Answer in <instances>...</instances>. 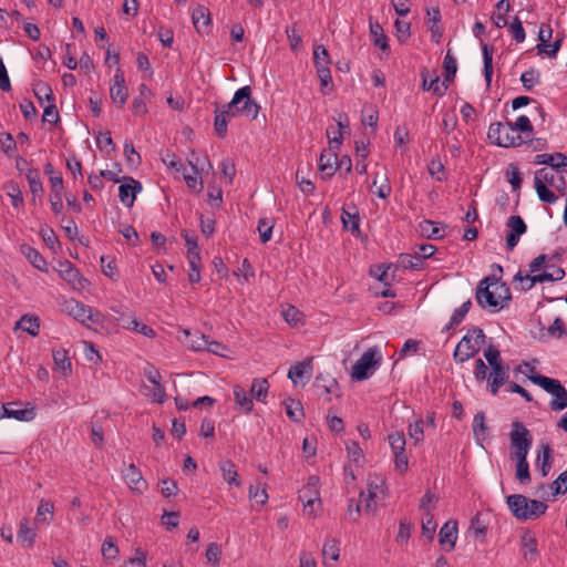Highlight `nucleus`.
Listing matches in <instances>:
<instances>
[{
	"label": "nucleus",
	"instance_id": "obj_1",
	"mask_svg": "<svg viewBox=\"0 0 567 567\" xmlns=\"http://www.w3.org/2000/svg\"><path fill=\"white\" fill-rule=\"evenodd\" d=\"M476 301L483 309L497 312L512 299L509 287L494 276L483 278L476 288Z\"/></svg>",
	"mask_w": 567,
	"mask_h": 567
},
{
	"label": "nucleus",
	"instance_id": "obj_2",
	"mask_svg": "<svg viewBox=\"0 0 567 567\" xmlns=\"http://www.w3.org/2000/svg\"><path fill=\"white\" fill-rule=\"evenodd\" d=\"M506 502L512 514L519 520L536 519L545 514L548 508L546 503L530 499L522 494L509 495Z\"/></svg>",
	"mask_w": 567,
	"mask_h": 567
},
{
	"label": "nucleus",
	"instance_id": "obj_3",
	"mask_svg": "<svg viewBox=\"0 0 567 567\" xmlns=\"http://www.w3.org/2000/svg\"><path fill=\"white\" fill-rule=\"evenodd\" d=\"M485 341V334L481 328H473L457 343L454 350V360L463 363L478 353L481 344Z\"/></svg>",
	"mask_w": 567,
	"mask_h": 567
},
{
	"label": "nucleus",
	"instance_id": "obj_4",
	"mask_svg": "<svg viewBox=\"0 0 567 567\" xmlns=\"http://www.w3.org/2000/svg\"><path fill=\"white\" fill-rule=\"evenodd\" d=\"M528 379L555 396L549 403L553 411H561L567 408V390L558 380L542 374H532L528 375Z\"/></svg>",
	"mask_w": 567,
	"mask_h": 567
},
{
	"label": "nucleus",
	"instance_id": "obj_5",
	"mask_svg": "<svg viewBox=\"0 0 567 567\" xmlns=\"http://www.w3.org/2000/svg\"><path fill=\"white\" fill-rule=\"evenodd\" d=\"M488 140L501 147H517L523 144V137L512 127V122L492 123L487 132Z\"/></svg>",
	"mask_w": 567,
	"mask_h": 567
},
{
	"label": "nucleus",
	"instance_id": "obj_6",
	"mask_svg": "<svg viewBox=\"0 0 567 567\" xmlns=\"http://www.w3.org/2000/svg\"><path fill=\"white\" fill-rule=\"evenodd\" d=\"M327 135L329 137V150H324L321 153L318 164V168L323 178H329L334 174L337 169L334 165L338 163V156L334 151L338 150L342 143V132H338V136L330 137V132L328 130Z\"/></svg>",
	"mask_w": 567,
	"mask_h": 567
},
{
	"label": "nucleus",
	"instance_id": "obj_7",
	"mask_svg": "<svg viewBox=\"0 0 567 567\" xmlns=\"http://www.w3.org/2000/svg\"><path fill=\"white\" fill-rule=\"evenodd\" d=\"M511 437V456L527 455L533 443V437L526 426L515 421L512 423Z\"/></svg>",
	"mask_w": 567,
	"mask_h": 567
},
{
	"label": "nucleus",
	"instance_id": "obj_8",
	"mask_svg": "<svg viewBox=\"0 0 567 567\" xmlns=\"http://www.w3.org/2000/svg\"><path fill=\"white\" fill-rule=\"evenodd\" d=\"M319 483V477L312 475L308 478L307 484L299 491V501L303 504V511L310 516H313L316 509L321 506Z\"/></svg>",
	"mask_w": 567,
	"mask_h": 567
},
{
	"label": "nucleus",
	"instance_id": "obj_9",
	"mask_svg": "<svg viewBox=\"0 0 567 567\" xmlns=\"http://www.w3.org/2000/svg\"><path fill=\"white\" fill-rule=\"evenodd\" d=\"M238 107L240 115L246 116L250 121L257 118L260 106L251 99V89L246 85L237 90L230 101V107Z\"/></svg>",
	"mask_w": 567,
	"mask_h": 567
},
{
	"label": "nucleus",
	"instance_id": "obj_10",
	"mask_svg": "<svg viewBox=\"0 0 567 567\" xmlns=\"http://www.w3.org/2000/svg\"><path fill=\"white\" fill-rule=\"evenodd\" d=\"M381 357H378L375 349H368L361 358L353 364L351 377L354 380L362 381L368 379L375 367L379 365Z\"/></svg>",
	"mask_w": 567,
	"mask_h": 567
},
{
	"label": "nucleus",
	"instance_id": "obj_11",
	"mask_svg": "<svg viewBox=\"0 0 567 567\" xmlns=\"http://www.w3.org/2000/svg\"><path fill=\"white\" fill-rule=\"evenodd\" d=\"M214 130L219 138H224L227 134L228 123L233 117L240 115L236 106L230 107V102L224 105H216L214 111Z\"/></svg>",
	"mask_w": 567,
	"mask_h": 567
},
{
	"label": "nucleus",
	"instance_id": "obj_12",
	"mask_svg": "<svg viewBox=\"0 0 567 567\" xmlns=\"http://www.w3.org/2000/svg\"><path fill=\"white\" fill-rule=\"evenodd\" d=\"M1 410L3 411L1 417L16 419L22 422H30L37 415L33 406L24 405L21 402H8L2 404Z\"/></svg>",
	"mask_w": 567,
	"mask_h": 567
},
{
	"label": "nucleus",
	"instance_id": "obj_13",
	"mask_svg": "<svg viewBox=\"0 0 567 567\" xmlns=\"http://www.w3.org/2000/svg\"><path fill=\"white\" fill-rule=\"evenodd\" d=\"M58 272L59 276L75 290H82L87 282L86 279L81 276L79 269L69 260L59 262Z\"/></svg>",
	"mask_w": 567,
	"mask_h": 567
},
{
	"label": "nucleus",
	"instance_id": "obj_14",
	"mask_svg": "<svg viewBox=\"0 0 567 567\" xmlns=\"http://www.w3.org/2000/svg\"><path fill=\"white\" fill-rule=\"evenodd\" d=\"M122 475L132 492L143 494L147 489L148 484L144 480L140 468L134 463L126 465L122 470Z\"/></svg>",
	"mask_w": 567,
	"mask_h": 567
},
{
	"label": "nucleus",
	"instance_id": "obj_15",
	"mask_svg": "<svg viewBox=\"0 0 567 567\" xmlns=\"http://www.w3.org/2000/svg\"><path fill=\"white\" fill-rule=\"evenodd\" d=\"M506 226L509 228L506 235V246L508 250H513L517 246L519 237L527 231V226L518 215L511 216L506 221Z\"/></svg>",
	"mask_w": 567,
	"mask_h": 567
},
{
	"label": "nucleus",
	"instance_id": "obj_16",
	"mask_svg": "<svg viewBox=\"0 0 567 567\" xmlns=\"http://www.w3.org/2000/svg\"><path fill=\"white\" fill-rule=\"evenodd\" d=\"M64 311L81 323H85L86 320L92 322L99 321L97 318H94L91 307L75 299H70L64 302Z\"/></svg>",
	"mask_w": 567,
	"mask_h": 567
},
{
	"label": "nucleus",
	"instance_id": "obj_17",
	"mask_svg": "<svg viewBox=\"0 0 567 567\" xmlns=\"http://www.w3.org/2000/svg\"><path fill=\"white\" fill-rule=\"evenodd\" d=\"M110 96L120 107H123L127 101L128 92L125 85L124 72L121 69H117L114 74L113 84L110 87Z\"/></svg>",
	"mask_w": 567,
	"mask_h": 567
},
{
	"label": "nucleus",
	"instance_id": "obj_18",
	"mask_svg": "<svg viewBox=\"0 0 567 567\" xmlns=\"http://www.w3.org/2000/svg\"><path fill=\"white\" fill-rule=\"evenodd\" d=\"M520 553L528 563H535L539 557L538 542L530 530H524L520 535Z\"/></svg>",
	"mask_w": 567,
	"mask_h": 567
},
{
	"label": "nucleus",
	"instance_id": "obj_19",
	"mask_svg": "<svg viewBox=\"0 0 567 567\" xmlns=\"http://www.w3.org/2000/svg\"><path fill=\"white\" fill-rule=\"evenodd\" d=\"M124 179L128 183L120 185L118 198L126 207L131 208L134 205L137 193H140L143 187L138 181L132 177H124Z\"/></svg>",
	"mask_w": 567,
	"mask_h": 567
},
{
	"label": "nucleus",
	"instance_id": "obj_20",
	"mask_svg": "<svg viewBox=\"0 0 567 567\" xmlns=\"http://www.w3.org/2000/svg\"><path fill=\"white\" fill-rule=\"evenodd\" d=\"M192 20L198 33H207L209 31L212 19L210 12L206 7L202 4L195 7L192 11Z\"/></svg>",
	"mask_w": 567,
	"mask_h": 567
},
{
	"label": "nucleus",
	"instance_id": "obj_21",
	"mask_svg": "<svg viewBox=\"0 0 567 567\" xmlns=\"http://www.w3.org/2000/svg\"><path fill=\"white\" fill-rule=\"evenodd\" d=\"M383 482H370L368 484V491L367 494L364 492L360 493V503L363 504V507L365 512H374L377 508L375 498L380 493L383 492L382 489Z\"/></svg>",
	"mask_w": 567,
	"mask_h": 567
},
{
	"label": "nucleus",
	"instance_id": "obj_22",
	"mask_svg": "<svg viewBox=\"0 0 567 567\" xmlns=\"http://www.w3.org/2000/svg\"><path fill=\"white\" fill-rule=\"evenodd\" d=\"M508 378V368L504 364L494 367L488 374L487 383L493 395L498 393L499 388L506 383Z\"/></svg>",
	"mask_w": 567,
	"mask_h": 567
},
{
	"label": "nucleus",
	"instance_id": "obj_23",
	"mask_svg": "<svg viewBox=\"0 0 567 567\" xmlns=\"http://www.w3.org/2000/svg\"><path fill=\"white\" fill-rule=\"evenodd\" d=\"M439 537L440 544L447 546V551L454 549L457 539V523L455 520L445 523L440 529Z\"/></svg>",
	"mask_w": 567,
	"mask_h": 567
},
{
	"label": "nucleus",
	"instance_id": "obj_24",
	"mask_svg": "<svg viewBox=\"0 0 567 567\" xmlns=\"http://www.w3.org/2000/svg\"><path fill=\"white\" fill-rule=\"evenodd\" d=\"M312 373V359L309 358L305 361L298 362L297 364L292 365L288 371V378L297 384L298 382L302 381V379L306 377L308 380L310 379Z\"/></svg>",
	"mask_w": 567,
	"mask_h": 567
},
{
	"label": "nucleus",
	"instance_id": "obj_25",
	"mask_svg": "<svg viewBox=\"0 0 567 567\" xmlns=\"http://www.w3.org/2000/svg\"><path fill=\"white\" fill-rule=\"evenodd\" d=\"M553 449L548 443L542 444L540 450L538 451L536 465L539 468L542 476L545 477L548 475L551 464H553Z\"/></svg>",
	"mask_w": 567,
	"mask_h": 567
},
{
	"label": "nucleus",
	"instance_id": "obj_26",
	"mask_svg": "<svg viewBox=\"0 0 567 567\" xmlns=\"http://www.w3.org/2000/svg\"><path fill=\"white\" fill-rule=\"evenodd\" d=\"M20 251L34 268L41 271H48V264L45 259L35 248L24 244L20 246Z\"/></svg>",
	"mask_w": 567,
	"mask_h": 567
},
{
	"label": "nucleus",
	"instance_id": "obj_27",
	"mask_svg": "<svg viewBox=\"0 0 567 567\" xmlns=\"http://www.w3.org/2000/svg\"><path fill=\"white\" fill-rule=\"evenodd\" d=\"M14 329H21L32 337H37L40 332V319L37 316L23 315L16 323Z\"/></svg>",
	"mask_w": 567,
	"mask_h": 567
},
{
	"label": "nucleus",
	"instance_id": "obj_28",
	"mask_svg": "<svg viewBox=\"0 0 567 567\" xmlns=\"http://www.w3.org/2000/svg\"><path fill=\"white\" fill-rule=\"evenodd\" d=\"M487 514L477 513L472 519L468 533L475 538L483 540L487 533V522L485 519Z\"/></svg>",
	"mask_w": 567,
	"mask_h": 567
},
{
	"label": "nucleus",
	"instance_id": "obj_29",
	"mask_svg": "<svg viewBox=\"0 0 567 567\" xmlns=\"http://www.w3.org/2000/svg\"><path fill=\"white\" fill-rule=\"evenodd\" d=\"M233 392L235 403L241 409L244 413H250L254 408V402L250 394H248L245 389L238 384L234 385Z\"/></svg>",
	"mask_w": 567,
	"mask_h": 567
},
{
	"label": "nucleus",
	"instance_id": "obj_30",
	"mask_svg": "<svg viewBox=\"0 0 567 567\" xmlns=\"http://www.w3.org/2000/svg\"><path fill=\"white\" fill-rule=\"evenodd\" d=\"M54 364L62 372L64 377L72 373V364L66 350L59 348L52 350Z\"/></svg>",
	"mask_w": 567,
	"mask_h": 567
},
{
	"label": "nucleus",
	"instance_id": "obj_31",
	"mask_svg": "<svg viewBox=\"0 0 567 567\" xmlns=\"http://www.w3.org/2000/svg\"><path fill=\"white\" fill-rule=\"evenodd\" d=\"M564 161H567V156L563 153L554 154H538L535 157V164H543L550 166L554 169H560L564 166Z\"/></svg>",
	"mask_w": 567,
	"mask_h": 567
},
{
	"label": "nucleus",
	"instance_id": "obj_32",
	"mask_svg": "<svg viewBox=\"0 0 567 567\" xmlns=\"http://www.w3.org/2000/svg\"><path fill=\"white\" fill-rule=\"evenodd\" d=\"M25 178L28 181L30 192L33 195L32 202H35V196L43 193V184L39 169L33 167L28 168Z\"/></svg>",
	"mask_w": 567,
	"mask_h": 567
},
{
	"label": "nucleus",
	"instance_id": "obj_33",
	"mask_svg": "<svg viewBox=\"0 0 567 567\" xmlns=\"http://www.w3.org/2000/svg\"><path fill=\"white\" fill-rule=\"evenodd\" d=\"M286 414L295 423H301L305 413L300 401L288 399L285 401Z\"/></svg>",
	"mask_w": 567,
	"mask_h": 567
},
{
	"label": "nucleus",
	"instance_id": "obj_34",
	"mask_svg": "<svg viewBox=\"0 0 567 567\" xmlns=\"http://www.w3.org/2000/svg\"><path fill=\"white\" fill-rule=\"evenodd\" d=\"M511 457L516 461V478L522 484L529 483L530 482V473H529V465L527 462V455L511 456Z\"/></svg>",
	"mask_w": 567,
	"mask_h": 567
},
{
	"label": "nucleus",
	"instance_id": "obj_35",
	"mask_svg": "<svg viewBox=\"0 0 567 567\" xmlns=\"http://www.w3.org/2000/svg\"><path fill=\"white\" fill-rule=\"evenodd\" d=\"M269 383L267 379H254L250 386V396L259 402H265L268 395Z\"/></svg>",
	"mask_w": 567,
	"mask_h": 567
},
{
	"label": "nucleus",
	"instance_id": "obj_36",
	"mask_svg": "<svg viewBox=\"0 0 567 567\" xmlns=\"http://www.w3.org/2000/svg\"><path fill=\"white\" fill-rule=\"evenodd\" d=\"M219 468L223 474V478L229 484V485H236L240 486V481L238 480V473L236 465L231 461H223L219 464Z\"/></svg>",
	"mask_w": 567,
	"mask_h": 567
},
{
	"label": "nucleus",
	"instance_id": "obj_37",
	"mask_svg": "<svg viewBox=\"0 0 567 567\" xmlns=\"http://www.w3.org/2000/svg\"><path fill=\"white\" fill-rule=\"evenodd\" d=\"M351 212L349 208L343 207L341 219L343 227L354 233L359 230L360 218L357 208L353 206Z\"/></svg>",
	"mask_w": 567,
	"mask_h": 567
},
{
	"label": "nucleus",
	"instance_id": "obj_38",
	"mask_svg": "<svg viewBox=\"0 0 567 567\" xmlns=\"http://www.w3.org/2000/svg\"><path fill=\"white\" fill-rule=\"evenodd\" d=\"M493 47L484 43L482 45L483 53V62H484V76L487 83V86L491 85L492 75H493Z\"/></svg>",
	"mask_w": 567,
	"mask_h": 567
},
{
	"label": "nucleus",
	"instance_id": "obj_39",
	"mask_svg": "<svg viewBox=\"0 0 567 567\" xmlns=\"http://www.w3.org/2000/svg\"><path fill=\"white\" fill-rule=\"evenodd\" d=\"M560 175L556 174L554 171L547 168H540L535 172L534 185H544L545 187L555 185V181Z\"/></svg>",
	"mask_w": 567,
	"mask_h": 567
},
{
	"label": "nucleus",
	"instance_id": "obj_40",
	"mask_svg": "<svg viewBox=\"0 0 567 567\" xmlns=\"http://www.w3.org/2000/svg\"><path fill=\"white\" fill-rule=\"evenodd\" d=\"M313 63L316 69L329 68L331 63L330 54L324 45L316 44L313 48Z\"/></svg>",
	"mask_w": 567,
	"mask_h": 567
},
{
	"label": "nucleus",
	"instance_id": "obj_41",
	"mask_svg": "<svg viewBox=\"0 0 567 567\" xmlns=\"http://www.w3.org/2000/svg\"><path fill=\"white\" fill-rule=\"evenodd\" d=\"M17 538L19 542L25 543L28 547L33 546L34 538H35V532L33 528L30 527L28 519H23L20 523Z\"/></svg>",
	"mask_w": 567,
	"mask_h": 567
},
{
	"label": "nucleus",
	"instance_id": "obj_42",
	"mask_svg": "<svg viewBox=\"0 0 567 567\" xmlns=\"http://www.w3.org/2000/svg\"><path fill=\"white\" fill-rule=\"evenodd\" d=\"M472 307V301L467 300L461 305L457 309L454 310L449 324L444 328V330H450L456 326H458L464 318L466 317L467 312L470 311Z\"/></svg>",
	"mask_w": 567,
	"mask_h": 567
},
{
	"label": "nucleus",
	"instance_id": "obj_43",
	"mask_svg": "<svg viewBox=\"0 0 567 567\" xmlns=\"http://www.w3.org/2000/svg\"><path fill=\"white\" fill-rule=\"evenodd\" d=\"M422 78H423V81H422V89L424 91H432L433 93H435L437 96H443L447 90V86L445 85L444 82H441L440 81V78L439 76H435L434 79L427 81L424 72L422 73Z\"/></svg>",
	"mask_w": 567,
	"mask_h": 567
},
{
	"label": "nucleus",
	"instance_id": "obj_44",
	"mask_svg": "<svg viewBox=\"0 0 567 567\" xmlns=\"http://www.w3.org/2000/svg\"><path fill=\"white\" fill-rule=\"evenodd\" d=\"M4 189L7 195L11 198V204L14 208H20L24 205L22 192L17 183H7Z\"/></svg>",
	"mask_w": 567,
	"mask_h": 567
},
{
	"label": "nucleus",
	"instance_id": "obj_45",
	"mask_svg": "<svg viewBox=\"0 0 567 567\" xmlns=\"http://www.w3.org/2000/svg\"><path fill=\"white\" fill-rule=\"evenodd\" d=\"M322 556L326 560L327 558L337 561L340 556L339 542L336 538L327 537L323 547H322Z\"/></svg>",
	"mask_w": 567,
	"mask_h": 567
},
{
	"label": "nucleus",
	"instance_id": "obj_46",
	"mask_svg": "<svg viewBox=\"0 0 567 567\" xmlns=\"http://www.w3.org/2000/svg\"><path fill=\"white\" fill-rule=\"evenodd\" d=\"M370 32L373 38L374 45L379 47L382 51L389 50L388 38L378 22L370 24Z\"/></svg>",
	"mask_w": 567,
	"mask_h": 567
},
{
	"label": "nucleus",
	"instance_id": "obj_47",
	"mask_svg": "<svg viewBox=\"0 0 567 567\" xmlns=\"http://www.w3.org/2000/svg\"><path fill=\"white\" fill-rule=\"evenodd\" d=\"M33 93L40 102H42L44 100L48 103L55 101L53 91L48 83L40 81V82H37L35 84H33Z\"/></svg>",
	"mask_w": 567,
	"mask_h": 567
},
{
	"label": "nucleus",
	"instance_id": "obj_48",
	"mask_svg": "<svg viewBox=\"0 0 567 567\" xmlns=\"http://www.w3.org/2000/svg\"><path fill=\"white\" fill-rule=\"evenodd\" d=\"M487 430H488V427L485 422L484 412H477L473 419V432H474L476 440H481V441L485 440Z\"/></svg>",
	"mask_w": 567,
	"mask_h": 567
},
{
	"label": "nucleus",
	"instance_id": "obj_49",
	"mask_svg": "<svg viewBox=\"0 0 567 567\" xmlns=\"http://www.w3.org/2000/svg\"><path fill=\"white\" fill-rule=\"evenodd\" d=\"M514 281H519V282L527 281V286H522V287H519V289L522 291H528L535 286V284L543 282V278H542V274L530 275L527 272L518 271L514 276Z\"/></svg>",
	"mask_w": 567,
	"mask_h": 567
},
{
	"label": "nucleus",
	"instance_id": "obj_50",
	"mask_svg": "<svg viewBox=\"0 0 567 567\" xmlns=\"http://www.w3.org/2000/svg\"><path fill=\"white\" fill-rule=\"evenodd\" d=\"M272 228L274 221L271 218L264 217L259 219L257 230L259 233L261 243L266 244L271 239Z\"/></svg>",
	"mask_w": 567,
	"mask_h": 567
},
{
	"label": "nucleus",
	"instance_id": "obj_51",
	"mask_svg": "<svg viewBox=\"0 0 567 567\" xmlns=\"http://www.w3.org/2000/svg\"><path fill=\"white\" fill-rule=\"evenodd\" d=\"M123 327L126 328V329L134 330V331H136V332H138V333H141L143 336L148 337V338H154L155 334H156L153 328H151L147 324L138 321L135 318L131 319L126 323H123Z\"/></svg>",
	"mask_w": 567,
	"mask_h": 567
},
{
	"label": "nucleus",
	"instance_id": "obj_52",
	"mask_svg": "<svg viewBox=\"0 0 567 567\" xmlns=\"http://www.w3.org/2000/svg\"><path fill=\"white\" fill-rule=\"evenodd\" d=\"M520 81L525 90L532 91L536 84L540 83V73L535 69H529L522 74Z\"/></svg>",
	"mask_w": 567,
	"mask_h": 567
},
{
	"label": "nucleus",
	"instance_id": "obj_53",
	"mask_svg": "<svg viewBox=\"0 0 567 567\" xmlns=\"http://www.w3.org/2000/svg\"><path fill=\"white\" fill-rule=\"evenodd\" d=\"M389 443L391 445V450L393 455L405 452V436L403 432H395L392 434H389L388 436Z\"/></svg>",
	"mask_w": 567,
	"mask_h": 567
},
{
	"label": "nucleus",
	"instance_id": "obj_54",
	"mask_svg": "<svg viewBox=\"0 0 567 567\" xmlns=\"http://www.w3.org/2000/svg\"><path fill=\"white\" fill-rule=\"evenodd\" d=\"M282 317L285 321L292 327H297L302 323V313L295 306H288L284 309Z\"/></svg>",
	"mask_w": 567,
	"mask_h": 567
},
{
	"label": "nucleus",
	"instance_id": "obj_55",
	"mask_svg": "<svg viewBox=\"0 0 567 567\" xmlns=\"http://www.w3.org/2000/svg\"><path fill=\"white\" fill-rule=\"evenodd\" d=\"M553 30L549 24L543 23L540 25L539 32H538V40L540 41L539 44L536 45V50L538 54H543V51H545V48H547V43L551 39Z\"/></svg>",
	"mask_w": 567,
	"mask_h": 567
},
{
	"label": "nucleus",
	"instance_id": "obj_56",
	"mask_svg": "<svg viewBox=\"0 0 567 567\" xmlns=\"http://www.w3.org/2000/svg\"><path fill=\"white\" fill-rule=\"evenodd\" d=\"M400 264L405 269L419 270L423 268V260L415 255L402 254L400 256Z\"/></svg>",
	"mask_w": 567,
	"mask_h": 567
},
{
	"label": "nucleus",
	"instance_id": "obj_57",
	"mask_svg": "<svg viewBox=\"0 0 567 567\" xmlns=\"http://www.w3.org/2000/svg\"><path fill=\"white\" fill-rule=\"evenodd\" d=\"M409 435L417 444L423 441L424 437V422L422 419H417L415 422L409 424Z\"/></svg>",
	"mask_w": 567,
	"mask_h": 567
},
{
	"label": "nucleus",
	"instance_id": "obj_58",
	"mask_svg": "<svg viewBox=\"0 0 567 567\" xmlns=\"http://www.w3.org/2000/svg\"><path fill=\"white\" fill-rule=\"evenodd\" d=\"M484 357L486 359V361L488 362V364L491 365V368L493 369L494 367H499L503 363V360L501 358V352L499 350L491 344L488 346L485 350H484Z\"/></svg>",
	"mask_w": 567,
	"mask_h": 567
},
{
	"label": "nucleus",
	"instance_id": "obj_59",
	"mask_svg": "<svg viewBox=\"0 0 567 567\" xmlns=\"http://www.w3.org/2000/svg\"><path fill=\"white\" fill-rule=\"evenodd\" d=\"M421 233L426 236L427 238H441L443 237V234L441 233V229L435 225V223L431 220H423L420 224Z\"/></svg>",
	"mask_w": 567,
	"mask_h": 567
},
{
	"label": "nucleus",
	"instance_id": "obj_60",
	"mask_svg": "<svg viewBox=\"0 0 567 567\" xmlns=\"http://www.w3.org/2000/svg\"><path fill=\"white\" fill-rule=\"evenodd\" d=\"M508 31L517 43H520L525 40L526 33L518 17H514L509 24Z\"/></svg>",
	"mask_w": 567,
	"mask_h": 567
},
{
	"label": "nucleus",
	"instance_id": "obj_61",
	"mask_svg": "<svg viewBox=\"0 0 567 567\" xmlns=\"http://www.w3.org/2000/svg\"><path fill=\"white\" fill-rule=\"evenodd\" d=\"M286 34L289 40V45L292 51H297L302 42L300 31L296 28V25L287 27Z\"/></svg>",
	"mask_w": 567,
	"mask_h": 567
},
{
	"label": "nucleus",
	"instance_id": "obj_62",
	"mask_svg": "<svg viewBox=\"0 0 567 567\" xmlns=\"http://www.w3.org/2000/svg\"><path fill=\"white\" fill-rule=\"evenodd\" d=\"M42 121L53 125H56V123L60 121V115L55 106V101L48 103V105L44 107Z\"/></svg>",
	"mask_w": 567,
	"mask_h": 567
},
{
	"label": "nucleus",
	"instance_id": "obj_63",
	"mask_svg": "<svg viewBox=\"0 0 567 567\" xmlns=\"http://www.w3.org/2000/svg\"><path fill=\"white\" fill-rule=\"evenodd\" d=\"M1 150L7 156H11L12 152L17 148V142L10 133H2L0 135Z\"/></svg>",
	"mask_w": 567,
	"mask_h": 567
},
{
	"label": "nucleus",
	"instance_id": "obj_64",
	"mask_svg": "<svg viewBox=\"0 0 567 567\" xmlns=\"http://www.w3.org/2000/svg\"><path fill=\"white\" fill-rule=\"evenodd\" d=\"M551 489L554 495H559L567 492V471L561 472L559 476L553 482Z\"/></svg>",
	"mask_w": 567,
	"mask_h": 567
}]
</instances>
